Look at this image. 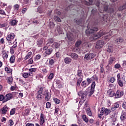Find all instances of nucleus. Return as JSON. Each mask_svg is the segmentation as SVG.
<instances>
[{"label":"nucleus","instance_id":"nucleus-1","mask_svg":"<svg viewBox=\"0 0 126 126\" xmlns=\"http://www.w3.org/2000/svg\"><path fill=\"white\" fill-rule=\"evenodd\" d=\"M96 86V83L95 82H93L91 85V88L90 90H86L85 92L81 91L78 93L79 96H81V102H84L86 100V97L87 95L90 97L93 95L94 92H95V87Z\"/></svg>","mask_w":126,"mask_h":126},{"label":"nucleus","instance_id":"nucleus-2","mask_svg":"<svg viewBox=\"0 0 126 126\" xmlns=\"http://www.w3.org/2000/svg\"><path fill=\"white\" fill-rule=\"evenodd\" d=\"M95 57H96V55L94 53H88L85 55L84 60L86 61H91Z\"/></svg>","mask_w":126,"mask_h":126},{"label":"nucleus","instance_id":"nucleus-3","mask_svg":"<svg viewBox=\"0 0 126 126\" xmlns=\"http://www.w3.org/2000/svg\"><path fill=\"white\" fill-rule=\"evenodd\" d=\"M105 45V42L103 40H99L96 42V44L95 46V49L99 50L101 48H103V46Z\"/></svg>","mask_w":126,"mask_h":126},{"label":"nucleus","instance_id":"nucleus-4","mask_svg":"<svg viewBox=\"0 0 126 126\" xmlns=\"http://www.w3.org/2000/svg\"><path fill=\"white\" fill-rule=\"evenodd\" d=\"M97 30L98 28L97 27L90 28L86 31V34H92V33L97 32Z\"/></svg>","mask_w":126,"mask_h":126},{"label":"nucleus","instance_id":"nucleus-5","mask_svg":"<svg viewBox=\"0 0 126 126\" xmlns=\"http://www.w3.org/2000/svg\"><path fill=\"white\" fill-rule=\"evenodd\" d=\"M15 35L13 33L9 32L6 37L7 41H9V43L11 44V41L14 39Z\"/></svg>","mask_w":126,"mask_h":126},{"label":"nucleus","instance_id":"nucleus-6","mask_svg":"<svg viewBox=\"0 0 126 126\" xmlns=\"http://www.w3.org/2000/svg\"><path fill=\"white\" fill-rule=\"evenodd\" d=\"M114 96L115 99H118V98H121L122 96H124V91L118 90L116 91V94H114Z\"/></svg>","mask_w":126,"mask_h":126},{"label":"nucleus","instance_id":"nucleus-7","mask_svg":"<svg viewBox=\"0 0 126 126\" xmlns=\"http://www.w3.org/2000/svg\"><path fill=\"white\" fill-rule=\"evenodd\" d=\"M9 110H10V109L7 106L5 105L0 109V113L1 115H4L6 114V113L9 111Z\"/></svg>","mask_w":126,"mask_h":126},{"label":"nucleus","instance_id":"nucleus-8","mask_svg":"<svg viewBox=\"0 0 126 126\" xmlns=\"http://www.w3.org/2000/svg\"><path fill=\"white\" fill-rule=\"evenodd\" d=\"M103 4H104V9L105 11L107 12H110V13H113V12H114V9L112 8L110 9V10H109V8L108 7V3L106 2H103Z\"/></svg>","mask_w":126,"mask_h":126},{"label":"nucleus","instance_id":"nucleus-9","mask_svg":"<svg viewBox=\"0 0 126 126\" xmlns=\"http://www.w3.org/2000/svg\"><path fill=\"white\" fill-rule=\"evenodd\" d=\"M103 35H105V32L102 31H100L98 33L94 35L93 39L96 40V39L100 38L101 36H103Z\"/></svg>","mask_w":126,"mask_h":126},{"label":"nucleus","instance_id":"nucleus-10","mask_svg":"<svg viewBox=\"0 0 126 126\" xmlns=\"http://www.w3.org/2000/svg\"><path fill=\"white\" fill-rule=\"evenodd\" d=\"M42 94L45 96V100L46 101H49L51 99V95L48 91H45L42 93Z\"/></svg>","mask_w":126,"mask_h":126},{"label":"nucleus","instance_id":"nucleus-11","mask_svg":"<svg viewBox=\"0 0 126 126\" xmlns=\"http://www.w3.org/2000/svg\"><path fill=\"white\" fill-rule=\"evenodd\" d=\"M13 97V95L11 94H8L4 96V102H7L9 100H11Z\"/></svg>","mask_w":126,"mask_h":126},{"label":"nucleus","instance_id":"nucleus-12","mask_svg":"<svg viewBox=\"0 0 126 126\" xmlns=\"http://www.w3.org/2000/svg\"><path fill=\"white\" fill-rule=\"evenodd\" d=\"M46 119V116L44 115L43 113L40 114V126H43L44 124H45V119Z\"/></svg>","mask_w":126,"mask_h":126},{"label":"nucleus","instance_id":"nucleus-13","mask_svg":"<svg viewBox=\"0 0 126 126\" xmlns=\"http://www.w3.org/2000/svg\"><path fill=\"white\" fill-rule=\"evenodd\" d=\"M43 92V89H40L37 92V95L36 96L37 99L38 100H42V93Z\"/></svg>","mask_w":126,"mask_h":126},{"label":"nucleus","instance_id":"nucleus-14","mask_svg":"<svg viewBox=\"0 0 126 126\" xmlns=\"http://www.w3.org/2000/svg\"><path fill=\"white\" fill-rule=\"evenodd\" d=\"M94 80H96L97 81L98 80V78H97V77L93 76L91 78H88L87 79V81L88 84H90V83H91V82H92V81H94Z\"/></svg>","mask_w":126,"mask_h":126},{"label":"nucleus","instance_id":"nucleus-15","mask_svg":"<svg viewBox=\"0 0 126 126\" xmlns=\"http://www.w3.org/2000/svg\"><path fill=\"white\" fill-rule=\"evenodd\" d=\"M89 2L86 1L85 0H80V1L81 2L82 4H85L86 5H89L92 4L93 0H89Z\"/></svg>","mask_w":126,"mask_h":126},{"label":"nucleus","instance_id":"nucleus-16","mask_svg":"<svg viewBox=\"0 0 126 126\" xmlns=\"http://www.w3.org/2000/svg\"><path fill=\"white\" fill-rule=\"evenodd\" d=\"M9 23L11 26H16V25H17V23H18V21L17 20H11Z\"/></svg>","mask_w":126,"mask_h":126},{"label":"nucleus","instance_id":"nucleus-17","mask_svg":"<svg viewBox=\"0 0 126 126\" xmlns=\"http://www.w3.org/2000/svg\"><path fill=\"white\" fill-rule=\"evenodd\" d=\"M107 94L110 97H113L115 96V92L112 89H110L107 91Z\"/></svg>","mask_w":126,"mask_h":126},{"label":"nucleus","instance_id":"nucleus-18","mask_svg":"<svg viewBox=\"0 0 126 126\" xmlns=\"http://www.w3.org/2000/svg\"><path fill=\"white\" fill-rule=\"evenodd\" d=\"M57 86L58 88H63V84L60 80L56 81Z\"/></svg>","mask_w":126,"mask_h":126},{"label":"nucleus","instance_id":"nucleus-19","mask_svg":"<svg viewBox=\"0 0 126 126\" xmlns=\"http://www.w3.org/2000/svg\"><path fill=\"white\" fill-rule=\"evenodd\" d=\"M64 62L66 63V64H69V63H71V59L69 57H66L64 59Z\"/></svg>","mask_w":126,"mask_h":126},{"label":"nucleus","instance_id":"nucleus-20","mask_svg":"<svg viewBox=\"0 0 126 126\" xmlns=\"http://www.w3.org/2000/svg\"><path fill=\"white\" fill-rule=\"evenodd\" d=\"M120 119L121 121H125V120H126V112H123L121 114V116L120 117Z\"/></svg>","mask_w":126,"mask_h":126},{"label":"nucleus","instance_id":"nucleus-21","mask_svg":"<svg viewBox=\"0 0 126 126\" xmlns=\"http://www.w3.org/2000/svg\"><path fill=\"white\" fill-rule=\"evenodd\" d=\"M31 74H32V72H26L22 74V75L24 78H28V77H29V76H31Z\"/></svg>","mask_w":126,"mask_h":126},{"label":"nucleus","instance_id":"nucleus-22","mask_svg":"<svg viewBox=\"0 0 126 126\" xmlns=\"http://www.w3.org/2000/svg\"><path fill=\"white\" fill-rule=\"evenodd\" d=\"M2 57L4 60H6L8 58V55L5 51L2 52Z\"/></svg>","mask_w":126,"mask_h":126},{"label":"nucleus","instance_id":"nucleus-23","mask_svg":"<svg viewBox=\"0 0 126 126\" xmlns=\"http://www.w3.org/2000/svg\"><path fill=\"white\" fill-rule=\"evenodd\" d=\"M123 42H124V38H123V37L118 38L116 39L115 40L116 43H117L119 44V43H123Z\"/></svg>","mask_w":126,"mask_h":126},{"label":"nucleus","instance_id":"nucleus-24","mask_svg":"<svg viewBox=\"0 0 126 126\" xmlns=\"http://www.w3.org/2000/svg\"><path fill=\"white\" fill-rule=\"evenodd\" d=\"M44 40L43 39H39L37 41V45L38 47H41L43 44Z\"/></svg>","mask_w":126,"mask_h":126},{"label":"nucleus","instance_id":"nucleus-25","mask_svg":"<svg viewBox=\"0 0 126 126\" xmlns=\"http://www.w3.org/2000/svg\"><path fill=\"white\" fill-rule=\"evenodd\" d=\"M9 61L11 63H14L15 62V56L14 55L11 56Z\"/></svg>","mask_w":126,"mask_h":126},{"label":"nucleus","instance_id":"nucleus-26","mask_svg":"<svg viewBox=\"0 0 126 126\" xmlns=\"http://www.w3.org/2000/svg\"><path fill=\"white\" fill-rule=\"evenodd\" d=\"M46 54V55H51L52 53H53V49L52 48H49L47 49L45 51Z\"/></svg>","mask_w":126,"mask_h":126},{"label":"nucleus","instance_id":"nucleus-27","mask_svg":"<svg viewBox=\"0 0 126 126\" xmlns=\"http://www.w3.org/2000/svg\"><path fill=\"white\" fill-rule=\"evenodd\" d=\"M105 113V111L104 110V107H102L101 108V111H100V113L98 114V118H101V116H103L104 114Z\"/></svg>","mask_w":126,"mask_h":126},{"label":"nucleus","instance_id":"nucleus-28","mask_svg":"<svg viewBox=\"0 0 126 126\" xmlns=\"http://www.w3.org/2000/svg\"><path fill=\"white\" fill-rule=\"evenodd\" d=\"M103 110L104 111V114L106 115H109L111 113V110L107 109L105 107H103Z\"/></svg>","mask_w":126,"mask_h":126},{"label":"nucleus","instance_id":"nucleus-29","mask_svg":"<svg viewBox=\"0 0 126 126\" xmlns=\"http://www.w3.org/2000/svg\"><path fill=\"white\" fill-rule=\"evenodd\" d=\"M112 121L111 123H112V125L113 126H115V123L117 121V117L114 116H112L111 117Z\"/></svg>","mask_w":126,"mask_h":126},{"label":"nucleus","instance_id":"nucleus-30","mask_svg":"<svg viewBox=\"0 0 126 126\" xmlns=\"http://www.w3.org/2000/svg\"><path fill=\"white\" fill-rule=\"evenodd\" d=\"M31 56H32V52H30L28 53V54L26 55V56L24 58V59L25 60V61H26V60H28V59H29V58H31Z\"/></svg>","mask_w":126,"mask_h":126},{"label":"nucleus","instance_id":"nucleus-31","mask_svg":"<svg viewBox=\"0 0 126 126\" xmlns=\"http://www.w3.org/2000/svg\"><path fill=\"white\" fill-rule=\"evenodd\" d=\"M114 62H115V58L114 57L110 58L109 60L108 61V64H112Z\"/></svg>","mask_w":126,"mask_h":126},{"label":"nucleus","instance_id":"nucleus-32","mask_svg":"<svg viewBox=\"0 0 126 126\" xmlns=\"http://www.w3.org/2000/svg\"><path fill=\"white\" fill-rule=\"evenodd\" d=\"M52 47L54 49H58V48H59V47H60V44H59L57 42H55L52 44Z\"/></svg>","mask_w":126,"mask_h":126},{"label":"nucleus","instance_id":"nucleus-33","mask_svg":"<svg viewBox=\"0 0 126 126\" xmlns=\"http://www.w3.org/2000/svg\"><path fill=\"white\" fill-rule=\"evenodd\" d=\"M67 37L69 41H72V34L71 33H67Z\"/></svg>","mask_w":126,"mask_h":126},{"label":"nucleus","instance_id":"nucleus-34","mask_svg":"<svg viewBox=\"0 0 126 126\" xmlns=\"http://www.w3.org/2000/svg\"><path fill=\"white\" fill-rule=\"evenodd\" d=\"M70 56L72 59H77L78 58V55L74 53L71 54Z\"/></svg>","mask_w":126,"mask_h":126},{"label":"nucleus","instance_id":"nucleus-35","mask_svg":"<svg viewBox=\"0 0 126 126\" xmlns=\"http://www.w3.org/2000/svg\"><path fill=\"white\" fill-rule=\"evenodd\" d=\"M107 52H108V53L113 52V46H112V45L108 46V47L107 49Z\"/></svg>","mask_w":126,"mask_h":126},{"label":"nucleus","instance_id":"nucleus-36","mask_svg":"<svg viewBox=\"0 0 126 126\" xmlns=\"http://www.w3.org/2000/svg\"><path fill=\"white\" fill-rule=\"evenodd\" d=\"M83 79L82 77H80L78 80L77 82V86H80V83L82 82Z\"/></svg>","mask_w":126,"mask_h":126},{"label":"nucleus","instance_id":"nucleus-37","mask_svg":"<svg viewBox=\"0 0 126 126\" xmlns=\"http://www.w3.org/2000/svg\"><path fill=\"white\" fill-rule=\"evenodd\" d=\"M49 63L50 65H53V64H55V60L52 59H49Z\"/></svg>","mask_w":126,"mask_h":126},{"label":"nucleus","instance_id":"nucleus-38","mask_svg":"<svg viewBox=\"0 0 126 126\" xmlns=\"http://www.w3.org/2000/svg\"><path fill=\"white\" fill-rule=\"evenodd\" d=\"M82 119L85 123H88V122H89V120H88V118H87V117H86V115H83Z\"/></svg>","mask_w":126,"mask_h":126},{"label":"nucleus","instance_id":"nucleus-39","mask_svg":"<svg viewBox=\"0 0 126 126\" xmlns=\"http://www.w3.org/2000/svg\"><path fill=\"white\" fill-rule=\"evenodd\" d=\"M115 80H116V79L114 77H111L108 80V82H110L111 83H114L115 82Z\"/></svg>","mask_w":126,"mask_h":126},{"label":"nucleus","instance_id":"nucleus-40","mask_svg":"<svg viewBox=\"0 0 126 126\" xmlns=\"http://www.w3.org/2000/svg\"><path fill=\"white\" fill-rule=\"evenodd\" d=\"M37 11L39 13H42L44 12V9L42 7H38L37 8Z\"/></svg>","mask_w":126,"mask_h":126},{"label":"nucleus","instance_id":"nucleus-41","mask_svg":"<svg viewBox=\"0 0 126 126\" xmlns=\"http://www.w3.org/2000/svg\"><path fill=\"white\" fill-rule=\"evenodd\" d=\"M5 70L7 71L8 73H11V72H12V69L9 67H5Z\"/></svg>","mask_w":126,"mask_h":126},{"label":"nucleus","instance_id":"nucleus-42","mask_svg":"<svg viewBox=\"0 0 126 126\" xmlns=\"http://www.w3.org/2000/svg\"><path fill=\"white\" fill-rule=\"evenodd\" d=\"M77 75L79 76V77H82V70H78Z\"/></svg>","mask_w":126,"mask_h":126},{"label":"nucleus","instance_id":"nucleus-43","mask_svg":"<svg viewBox=\"0 0 126 126\" xmlns=\"http://www.w3.org/2000/svg\"><path fill=\"white\" fill-rule=\"evenodd\" d=\"M117 82L119 85V86H120V87H123L124 84H123V81H121V79L120 80H117Z\"/></svg>","mask_w":126,"mask_h":126},{"label":"nucleus","instance_id":"nucleus-44","mask_svg":"<svg viewBox=\"0 0 126 126\" xmlns=\"http://www.w3.org/2000/svg\"><path fill=\"white\" fill-rule=\"evenodd\" d=\"M49 26L50 28H54L55 27V24L54 22L52 21H50L49 22Z\"/></svg>","mask_w":126,"mask_h":126},{"label":"nucleus","instance_id":"nucleus-45","mask_svg":"<svg viewBox=\"0 0 126 126\" xmlns=\"http://www.w3.org/2000/svg\"><path fill=\"white\" fill-rule=\"evenodd\" d=\"M15 111H16L15 108L12 109L10 112V116H13V115H14V114H15Z\"/></svg>","mask_w":126,"mask_h":126},{"label":"nucleus","instance_id":"nucleus-46","mask_svg":"<svg viewBox=\"0 0 126 126\" xmlns=\"http://www.w3.org/2000/svg\"><path fill=\"white\" fill-rule=\"evenodd\" d=\"M81 43H82L81 40H78L75 43L76 47H79L81 45Z\"/></svg>","mask_w":126,"mask_h":126},{"label":"nucleus","instance_id":"nucleus-47","mask_svg":"<svg viewBox=\"0 0 126 126\" xmlns=\"http://www.w3.org/2000/svg\"><path fill=\"white\" fill-rule=\"evenodd\" d=\"M35 3L36 5H41L42 4V1L41 0H36Z\"/></svg>","mask_w":126,"mask_h":126},{"label":"nucleus","instance_id":"nucleus-48","mask_svg":"<svg viewBox=\"0 0 126 126\" xmlns=\"http://www.w3.org/2000/svg\"><path fill=\"white\" fill-rule=\"evenodd\" d=\"M54 20H55V21H56L57 22H61L62 21V20H61V19L60 18V17H59L58 16H55Z\"/></svg>","mask_w":126,"mask_h":126},{"label":"nucleus","instance_id":"nucleus-49","mask_svg":"<svg viewBox=\"0 0 126 126\" xmlns=\"http://www.w3.org/2000/svg\"><path fill=\"white\" fill-rule=\"evenodd\" d=\"M74 21L76 22V23H77L78 25H80V24L83 23L82 20H81L80 21L78 20H74Z\"/></svg>","mask_w":126,"mask_h":126},{"label":"nucleus","instance_id":"nucleus-50","mask_svg":"<svg viewBox=\"0 0 126 126\" xmlns=\"http://www.w3.org/2000/svg\"><path fill=\"white\" fill-rule=\"evenodd\" d=\"M54 101L56 104H59L61 103V100L57 98H54Z\"/></svg>","mask_w":126,"mask_h":126},{"label":"nucleus","instance_id":"nucleus-51","mask_svg":"<svg viewBox=\"0 0 126 126\" xmlns=\"http://www.w3.org/2000/svg\"><path fill=\"white\" fill-rule=\"evenodd\" d=\"M87 113L88 114V115L90 116V117L92 116V112H91V110H90L89 108L87 110Z\"/></svg>","mask_w":126,"mask_h":126},{"label":"nucleus","instance_id":"nucleus-52","mask_svg":"<svg viewBox=\"0 0 126 126\" xmlns=\"http://www.w3.org/2000/svg\"><path fill=\"white\" fill-rule=\"evenodd\" d=\"M30 113V110L29 109H26L25 111L24 115L25 116H28Z\"/></svg>","mask_w":126,"mask_h":126},{"label":"nucleus","instance_id":"nucleus-53","mask_svg":"<svg viewBox=\"0 0 126 126\" xmlns=\"http://www.w3.org/2000/svg\"><path fill=\"white\" fill-rule=\"evenodd\" d=\"M12 77H8L7 79V81L9 83V84H11V83H12Z\"/></svg>","mask_w":126,"mask_h":126},{"label":"nucleus","instance_id":"nucleus-54","mask_svg":"<svg viewBox=\"0 0 126 126\" xmlns=\"http://www.w3.org/2000/svg\"><path fill=\"white\" fill-rule=\"evenodd\" d=\"M87 84V83H86V81H83L81 83V85L83 87H84V88H85V87H86Z\"/></svg>","mask_w":126,"mask_h":126},{"label":"nucleus","instance_id":"nucleus-55","mask_svg":"<svg viewBox=\"0 0 126 126\" xmlns=\"http://www.w3.org/2000/svg\"><path fill=\"white\" fill-rule=\"evenodd\" d=\"M48 78V79H50V80H52V78H54V73H50Z\"/></svg>","mask_w":126,"mask_h":126},{"label":"nucleus","instance_id":"nucleus-56","mask_svg":"<svg viewBox=\"0 0 126 126\" xmlns=\"http://www.w3.org/2000/svg\"><path fill=\"white\" fill-rule=\"evenodd\" d=\"M9 123L10 124L9 125V126H13V125H14V122H13V121L11 119H10V120H9Z\"/></svg>","mask_w":126,"mask_h":126},{"label":"nucleus","instance_id":"nucleus-57","mask_svg":"<svg viewBox=\"0 0 126 126\" xmlns=\"http://www.w3.org/2000/svg\"><path fill=\"white\" fill-rule=\"evenodd\" d=\"M0 101H3V103H5L4 102V96L3 95H0Z\"/></svg>","mask_w":126,"mask_h":126},{"label":"nucleus","instance_id":"nucleus-58","mask_svg":"<svg viewBox=\"0 0 126 126\" xmlns=\"http://www.w3.org/2000/svg\"><path fill=\"white\" fill-rule=\"evenodd\" d=\"M53 42H54V39L49 38L48 40V43L47 44V45H48V44H52V43H53Z\"/></svg>","mask_w":126,"mask_h":126},{"label":"nucleus","instance_id":"nucleus-59","mask_svg":"<svg viewBox=\"0 0 126 126\" xmlns=\"http://www.w3.org/2000/svg\"><path fill=\"white\" fill-rule=\"evenodd\" d=\"M46 106L47 109H50V108H51V103H50L49 102H47L46 104Z\"/></svg>","mask_w":126,"mask_h":126},{"label":"nucleus","instance_id":"nucleus-60","mask_svg":"<svg viewBox=\"0 0 126 126\" xmlns=\"http://www.w3.org/2000/svg\"><path fill=\"white\" fill-rule=\"evenodd\" d=\"M0 14L1 15H6V14H5V12H4V10L0 9Z\"/></svg>","mask_w":126,"mask_h":126},{"label":"nucleus","instance_id":"nucleus-61","mask_svg":"<svg viewBox=\"0 0 126 126\" xmlns=\"http://www.w3.org/2000/svg\"><path fill=\"white\" fill-rule=\"evenodd\" d=\"M19 83H20L21 84H22L23 85H24V84H25V82L23 81L22 79H20L19 80Z\"/></svg>","mask_w":126,"mask_h":126},{"label":"nucleus","instance_id":"nucleus-62","mask_svg":"<svg viewBox=\"0 0 126 126\" xmlns=\"http://www.w3.org/2000/svg\"><path fill=\"white\" fill-rule=\"evenodd\" d=\"M36 70V68H32L29 69V71H30L31 72H35Z\"/></svg>","mask_w":126,"mask_h":126},{"label":"nucleus","instance_id":"nucleus-63","mask_svg":"<svg viewBox=\"0 0 126 126\" xmlns=\"http://www.w3.org/2000/svg\"><path fill=\"white\" fill-rule=\"evenodd\" d=\"M41 70L43 72V73H47L48 72V71L47 70V69L45 67H43L41 69Z\"/></svg>","mask_w":126,"mask_h":126},{"label":"nucleus","instance_id":"nucleus-64","mask_svg":"<svg viewBox=\"0 0 126 126\" xmlns=\"http://www.w3.org/2000/svg\"><path fill=\"white\" fill-rule=\"evenodd\" d=\"M14 48L13 47H11L10 49V52L11 54H14Z\"/></svg>","mask_w":126,"mask_h":126}]
</instances>
